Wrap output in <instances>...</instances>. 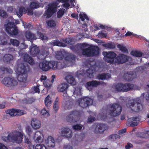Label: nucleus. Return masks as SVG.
<instances>
[{
	"label": "nucleus",
	"mask_w": 149,
	"mask_h": 149,
	"mask_svg": "<svg viewBox=\"0 0 149 149\" xmlns=\"http://www.w3.org/2000/svg\"><path fill=\"white\" fill-rule=\"evenodd\" d=\"M67 54L64 60L55 61V69H61L74 64L76 60L75 55L71 53H67Z\"/></svg>",
	"instance_id": "nucleus-1"
},
{
	"label": "nucleus",
	"mask_w": 149,
	"mask_h": 149,
	"mask_svg": "<svg viewBox=\"0 0 149 149\" xmlns=\"http://www.w3.org/2000/svg\"><path fill=\"white\" fill-rule=\"evenodd\" d=\"M7 136L2 137L3 140L6 142H15L17 143H21L23 138L24 133L22 132L15 131L13 132H8Z\"/></svg>",
	"instance_id": "nucleus-2"
},
{
	"label": "nucleus",
	"mask_w": 149,
	"mask_h": 149,
	"mask_svg": "<svg viewBox=\"0 0 149 149\" xmlns=\"http://www.w3.org/2000/svg\"><path fill=\"white\" fill-rule=\"evenodd\" d=\"M69 1V0H56L55 1L49 3L43 15L47 18H50L56 12L58 5L60 2L65 3Z\"/></svg>",
	"instance_id": "nucleus-3"
},
{
	"label": "nucleus",
	"mask_w": 149,
	"mask_h": 149,
	"mask_svg": "<svg viewBox=\"0 0 149 149\" xmlns=\"http://www.w3.org/2000/svg\"><path fill=\"white\" fill-rule=\"evenodd\" d=\"M26 66L24 63H22L18 65L17 73V79L20 82H25L27 79Z\"/></svg>",
	"instance_id": "nucleus-4"
},
{
	"label": "nucleus",
	"mask_w": 149,
	"mask_h": 149,
	"mask_svg": "<svg viewBox=\"0 0 149 149\" xmlns=\"http://www.w3.org/2000/svg\"><path fill=\"white\" fill-rule=\"evenodd\" d=\"M134 86L133 84L130 83H118L113 85V87L118 92H127L132 90Z\"/></svg>",
	"instance_id": "nucleus-5"
},
{
	"label": "nucleus",
	"mask_w": 149,
	"mask_h": 149,
	"mask_svg": "<svg viewBox=\"0 0 149 149\" xmlns=\"http://www.w3.org/2000/svg\"><path fill=\"white\" fill-rule=\"evenodd\" d=\"M100 50L98 46L91 45L87 48L84 49V55L87 57H96L99 55Z\"/></svg>",
	"instance_id": "nucleus-6"
},
{
	"label": "nucleus",
	"mask_w": 149,
	"mask_h": 149,
	"mask_svg": "<svg viewBox=\"0 0 149 149\" xmlns=\"http://www.w3.org/2000/svg\"><path fill=\"white\" fill-rule=\"evenodd\" d=\"M143 105L141 103V100L140 97L136 98L134 101L131 102L129 105V108L131 110L136 112H139L143 109Z\"/></svg>",
	"instance_id": "nucleus-7"
},
{
	"label": "nucleus",
	"mask_w": 149,
	"mask_h": 149,
	"mask_svg": "<svg viewBox=\"0 0 149 149\" xmlns=\"http://www.w3.org/2000/svg\"><path fill=\"white\" fill-rule=\"evenodd\" d=\"M5 26L6 31L10 36H17L18 34L19 30L13 22H9Z\"/></svg>",
	"instance_id": "nucleus-8"
},
{
	"label": "nucleus",
	"mask_w": 149,
	"mask_h": 149,
	"mask_svg": "<svg viewBox=\"0 0 149 149\" xmlns=\"http://www.w3.org/2000/svg\"><path fill=\"white\" fill-rule=\"evenodd\" d=\"M110 109L109 112V115L113 117L120 115L122 110L121 107L117 103L110 105Z\"/></svg>",
	"instance_id": "nucleus-9"
},
{
	"label": "nucleus",
	"mask_w": 149,
	"mask_h": 149,
	"mask_svg": "<svg viewBox=\"0 0 149 149\" xmlns=\"http://www.w3.org/2000/svg\"><path fill=\"white\" fill-rule=\"evenodd\" d=\"M82 88L80 87L79 88H74L73 95L75 97L79 98V99L77 101V102L79 105L83 108L84 106V96H81Z\"/></svg>",
	"instance_id": "nucleus-10"
},
{
	"label": "nucleus",
	"mask_w": 149,
	"mask_h": 149,
	"mask_svg": "<svg viewBox=\"0 0 149 149\" xmlns=\"http://www.w3.org/2000/svg\"><path fill=\"white\" fill-rule=\"evenodd\" d=\"M80 116V112L76 111H72L67 116L66 120L68 122H77L79 120Z\"/></svg>",
	"instance_id": "nucleus-11"
},
{
	"label": "nucleus",
	"mask_w": 149,
	"mask_h": 149,
	"mask_svg": "<svg viewBox=\"0 0 149 149\" xmlns=\"http://www.w3.org/2000/svg\"><path fill=\"white\" fill-rule=\"evenodd\" d=\"M102 54L104 56V60L107 63L115 64V60L116 54L113 52H103Z\"/></svg>",
	"instance_id": "nucleus-12"
},
{
	"label": "nucleus",
	"mask_w": 149,
	"mask_h": 149,
	"mask_svg": "<svg viewBox=\"0 0 149 149\" xmlns=\"http://www.w3.org/2000/svg\"><path fill=\"white\" fill-rule=\"evenodd\" d=\"M69 48L75 53L80 56L84 55V43H77L75 45H71Z\"/></svg>",
	"instance_id": "nucleus-13"
},
{
	"label": "nucleus",
	"mask_w": 149,
	"mask_h": 149,
	"mask_svg": "<svg viewBox=\"0 0 149 149\" xmlns=\"http://www.w3.org/2000/svg\"><path fill=\"white\" fill-rule=\"evenodd\" d=\"M63 95L64 97L63 105L65 110L70 109L72 106V103L70 100V97L68 95L67 92L65 91H63Z\"/></svg>",
	"instance_id": "nucleus-14"
},
{
	"label": "nucleus",
	"mask_w": 149,
	"mask_h": 149,
	"mask_svg": "<svg viewBox=\"0 0 149 149\" xmlns=\"http://www.w3.org/2000/svg\"><path fill=\"white\" fill-rule=\"evenodd\" d=\"M130 57L123 54H119L116 56L115 60V64H121L129 61Z\"/></svg>",
	"instance_id": "nucleus-15"
},
{
	"label": "nucleus",
	"mask_w": 149,
	"mask_h": 149,
	"mask_svg": "<svg viewBox=\"0 0 149 149\" xmlns=\"http://www.w3.org/2000/svg\"><path fill=\"white\" fill-rule=\"evenodd\" d=\"M24 111L23 110L12 108L6 110L5 112L6 114H9L10 116H15L23 115Z\"/></svg>",
	"instance_id": "nucleus-16"
},
{
	"label": "nucleus",
	"mask_w": 149,
	"mask_h": 149,
	"mask_svg": "<svg viewBox=\"0 0 149 149\" xmlns=\"http://www.w3.org/2000/svg\"><path fill=\"white\" fill-rule=\"evenodd\" d=\"M3 84L7 86H14L17 84V81L13 78L6 77L2 80Z\"/></svg>",
	"instance_id": "nucleus-17"
},
{
	"label": "nucleus",
	"mask_w": 149,
	"mask_h": 149,
	"mask_svg": "<svg viewBox=\"0 0 149 149\" xmlns=\"http://www.w3.org/2000/svg\"><path fill=\"white\" fill-rule=\"evenodd\" d=\"M61 135L63 137L70 138L72 136V131L67 127H63L61 129Z\"/></svg>",
	"instance_id": "nucleus-18"
},
{
	"label": "nucleus",
	"mask_w": 149,
	"mask_h": 149,
	"mask_svg": "<svg viewBox=\"0 0 149 149\" xmlns=\"http://www.w3.org/2000/svg\"><path fill=\"white\" fill-rule=\"evenodd\" d=\"M104 83V82L98 81L96 80H92L88 81L86 83L88 89L91 91L92 88L91 87H96L100 85H102Z\"/></svg>",
	"instance_id": "nucleus-19"
},
{
	"label": "nucleus",
	"mask_w": 149,
	"mask_h": 149,
	"mask_svg": "<svg viewBox=\"0 0 149 149\" xmlns=\"http://www.w3.org/2000/svg\"><path fill=\"white\" fill-rule=\"evenodd\" d=\"M108 128L107 126L104 124L98 123L96 126V129L97 130L98 133H103Z\"/></svg>",
	"instance_id": "nucleus-20"
},
{
	"label": "nucleus",
	"mask_w": 149,
	"mask_h": 149,
	"mask_svg": "<svg viewBox=\"0 0 149 149\" xmlns=\"http://www.w3.org/2000/svg\"><path fill=\"white\" fill-rule=\"evenodd\" d=\"M135 75L134 72H130L124 73L123 77L125 80L128 81H132L134 78Z\"/></svg>",
	"instance_id": "nucleus-21"
},
{
	"label": "nucleus",
	"mask_w": 149,
	"mask_h": 149,
	"mask_svg": "<svg viewBox=\"0 0 149 149\" xmlns=\"http://www.w3.org/2000/svg\"><path fill=\"white\" fill-rule=\"evenodd\" d=\"M25 36L27 40L31 43L33 42L34 40L37 39L35 34L29 31H26L25 32Z\"/></svg>",
	"instance_id": "nucleus-22"
},
{
	"label": "nucleus",
	"mask_w": 149,
	"mask_h": 149,
	"mask_svg": "<svg viewBox=\"0 0 149 149\" xmlns=\"http://www.w3.org/2000/svg\"><path fill=\"white\" fill-rule=\"evenodd\" d=\"M40 122L36 118H32L31 120V125L32 128L34 129H37L40 126Z\"/></svg>",
	"instance_id": "nucleus-23"
},
{
	"label": "nucleus",
	"mask_w": 149,
	"mask_h": 149,
	"mask_svg": "<svg viewBox=\"0 0 149 149\" xmlns=\"http://www.w3.org/2000/svg\"><path fill=\"white\" fill-rule=\"evenodd\" d=\"M128 121L129 123H131V126L134 127L138 125L139 121V118L138 117H133L129 118Z\"/></svg>",
	"instance_id": "nucleus-24"
},
{
	"label": "nucleus",
	"mask_w": 149,
	"mask_h": 149,
	"mask_svg": "<svg viewBox=\"0 0 149 149\" xmlns=\"http://www.w3.org/2000/svg\"><path fill=\"white\" fill-rule=\"evenodd\" d=\"M39 52L40 49L36 46H33L30 48V54L32 56L35 57L37 56Z\"/></svg>",
	"instance_id": "nucleus-25"
},
{
	"label": "nucleus",
	"mask_w": 149,
	"mask_h": 149,
	"mask_svg": "<svg viewBox=\"0 0 149 149\" xmlns=\"http://www.w3.org/2000/svg\"><path fill=\"white\" fill-rule=\"evenodd\" d=\"M111 77L110 74L108 73L99 74L97 76V78L99 80H104L108 79Z\"/></svg>",
	"instance_id": "nucleus-26"
},
{
	"label": "nucleus",
	"mask_w": 149,
	"mask_h": 149,
	"mask_svg": "<svg viewBox=\"0 0 149 149\" xmlns=\"http://www.w3.org/2000/svg\"><path fill=\"white\" fill-rule=\"evenodd\" d=\"M24 60L31 65H33L34 64V60L28 54H25L24 56Z\"/></svg>",
	"instance_id": "nucleus-27"
},
{
	"label": "nucleus",
	"mask_w": 149,
	"mask_h": 149,
	"mask_svg": "<svg viewBox=\"0 0 149 149\" xmlns=\"http://www.w3.org/2000/svg\"><path fill=\"white\" fill-rule=\"evenodd\" d=\"M49 54V52L48 50H43L41 53L38 55V57L40 60H42L45 59L46 56Z\"/></svg>",
	"instance_id": "nucleus-28"
},
{
	"label": "nucleus",
	"mask_w": 149,
	"mask_h": 149,
	"mask_svg": "<svg viewBox=\"0 0 149 149\" xmlns=\"http://www.w3.org/2000/svg\"><path fill=\"white\" fill-rule=\"evenodd\" d=\"M66 80L68 83L71 85L74 86L76 84L74 78L72 75L67 76L65 77Z\"/></svg>",
	"instance_id": "nucleus-29"
},
{
	"label": "nucleus",
	"mask_w": 149,
	"mask_h": 149,
	"mask_svg": "<svg viewBox=\"0 0 149 149\" xmlns=\"http://www.w3.org/2000/svg\"><path fill=\"white\" fill-rule=\"evenodd\" d=\"M47 61H44L40 63L39 66L40 69L43 71H48Z\"/></svg>",
	"instance_id": "nucleus-30"
},
{
	"label": "nucleus",
	"mask_w": 149,
	"mask_h": 149,
	"mask_svg": "<svg viewBox=\"0 0 149 149\" xmlns=\"http://www.w3.org/2000/svg\"><path fill=\"white\" fill-rule=\"evenodd\" d=\"M46 142L47 143L49 146L52 147H54L55 146V141L53 138L50 136H48Z\"/></svg>",
	"instance_id": "nucleus-31"
},
{
	"label": "nucleus",
	"mask_w": 149,
	"mask_h": 149,
	"mask_svg": "<svg viewBox=\"0 0 149 149\" xmlns=\"http://www.w3.org/2000/svg\"><path fill=\"white\" fill-rule=\"evenodd\" d=\"M13 55L9 54H5L3 58L4 61L7 63L13 60Z\"/></svg>",
	"instance_id": "nucleus-32"
},
{
	"label": "nucleus",
	"mask_w": 149,
	"mask_h": 149,
	"mask_svg": "<svg viewBox=\"0 0 149 149\" xmlns=\"http://www.w3.org/2000/svg\"><path fill=\"white\" fill-rule=\"evenodd\" d=\"M71 17H72L75 18V19L78 20V22L79 23H80V19L82 21H84V14H81V13L79 14V20H78L79 17L78 15L76 13H72L71 15Z\"/></svg>",
	"instance_id": "nucleus-33"
},
{
	"label": "nucleus",
	"mask_w": 149,
	"mask_h": 149,
	"mask_svg": "<svg viewBox=\"0 0 149 149\" xmlns=\"http://www.w3.org/2000/svg\"><path fill=\"white\" fill-rule=\"evenodd\" d=\"M68 88V85L65 83H62L61 84L59 85L58 86V91L61 92H63L65 91Z\"/></svg>",
	"instance_id": "nucleus-34"
},
{
	"label": "nucleus",
	"mask_w": 149,
	"mask_h": 149,
	"mask_svg": "<svg viewBox=\"0 0 149 149\" xmlns=\"http://www.w3.org/2000/svg\"><path fill=\"white\" fill-rule=\"evenodd\" d=\"M77 76L80 80L81 79V81H84V70H78L76 72Z\"/></svg>",
	"instance_id": "nucleus-35"
},
{
	"label": "nucleus",
	"mask_w": 149,
	"mask_h": 149,
	"mask_svg": "<svg viewBox=\"0 0 149 149\" xmlns=\"http://www.w3.org/2000/svg\"><path fill=\"white\" fill-rule=\"evenodd\" d=\"M54 46H57L59 47H65L67 46L66 44L61 42L58 40H54L53 42Z\"/></svg>",
	"instance_id": "nucleus-36"
},
{
	"label": "nucleus",
	"mask_w": 149,
	"mask_h": 149,
	"mask_svg": "<svg viewBox=\"0 0 149 149\" xmlns=\"http://www.w3.org/2000/svg\"><path fill=\"white\" fill-rule=\"evenodd\" d=\"M40 134V135L37 137L36 139L35 140V141L36 143H41L42 141V137L40 135L41 134V133L40 131H37L35 133V135L34 137L35 138L37 136Z\"/></svg>",
	"instance_id": "nucleus-37"
},
{
	"label": "nucleus",
	"mask_w": 149,
	"mask_h": 149,
	"mask_svg": "<svg viewBox=\"0 0 149 149\" xmlns=\"http://www.w3.org/2000/svg\"><path fill=\"white\" fill-rule=\"evenodd\" d=\"M84 106L86 105V106L91 105L93 104V100L90 98L84 96Z\"/></svg>",
	"instance_id": "nucleus-38"
},
{
	"label": "nucleus",
	"mask_w": 149,
	"mask_h": 149,
	"mask_svg": "<svg viewBox=\"0 0 149 149\" xmlns=\"http://www.w3.org/2000/svg\"><path fill=\"white\" fill-rule=\"evenodd\" d=\"M24 141L25 143L27 144L28 145L30 149H34V146L33 145H31L30 140L28 139L26 136H25Z\"/></svg>",
	"instance_id": "nucleus-39"
},
{
	"label": "nucleus",
	"mask_w": 149,
	"mask_h": 149,
	"mask_svg": "<svg viewBox=\"0 0 149 149\" xmlns=\"http://www.w3.org/2000/svg\"><path fill=\"white\" fill-rule=\"evenodd\" d=\"M51 103V101L50 100V97L49 95H48L45 98V104L46 107L49 109Z\"/></svg>",
	"instance_id": "nucleus-40"
},
{
	"label": "nucleus",
	"mask_w": 149,
	"mask_h": 149,
	"mask_svg": "<svg viewBox=\"0 0 149 149\" xmlns=\"http://www.w3.org/2000/svg\"><path fill=\"white\" fill-rule=\"evenodd\" d=\"M46 24L47 26L50 27H54L56 25L55 21L52 19L47 21H46Z\"/></svg>",
	"instance_id": "nucleus-41"
},
{
	"label": "nucleus",
	"mask_w": 149,
	"mask_h": 149,
	"mask_svg": "<svg viewBox=\"0 0 149 149\" xmlns=\"http://www.w3.org/2000/svg\"><path fill=\"white\" fill-rule=\"evenodd\" d=\"M34 100L33 98H29L24 99L22 100L23 103L26 104H31L34 102Z\"/></svg>",
	"instance_id": "nucleus-42"
},
{
	"label": "nucleus",
	"mask_w": 149,
	"mask_h": 149,
	"mask_svg": "<svg viewBox=\"0 0 149 149\" xmlns=\"http://www.w3.org/2000/svg\"><path fill=\"white\" fill-rule=\"evenodd\" d=\"M48 70L49 69H55V61H50L49 62H47Z\"/></svg>",
	"instance_id": "nucleus-43"
},
{
	"label": "nucleus",
	"mask_w": 149,
	"mask_h": 149,
	"mask_svg": "<svg viewBox=\"0 0 149 149\" xmlns=\"http://www.w3.org/2000/svg\"><path fill=\"white\" fill-rule=\"evenodd\" d=\"M131 54L132 56L136 57H140L142 56V54L139 51H132L131 52Z\"/></svg>",
	"instance_id": "nucleus-44"
},
{
	"label": "nucleus",
	"mask_w": 149,
	"mask_h": 149,
	"mask_svg": "<svg viewBox=\"0 0 149 149\" xmlns=\"http://www.w3.org/2000/svg\"><path fill=\"white\" fill-rule=\"evenodd\" d=\"M120 138V136L117 134H111L109 137V139H112V141H115L118 139H119Z\"/></svg>",
	"instance_id": "nucleus-45"
},
{
	"label": "nucleus",
	"mask_w": 149,
	"mask_h": 149,
	"mask_svg": "<svg viewBox=\"0 0 149 149\" xmlns=\"http://www.w3.org/2000/svg\"><path fill=\"white\" fill-rule=\"evenodd\" d=\"M25 10V8L23 7H20L18 10L17 11L16 13L17 15L19 17H21L23 14L24 11Z\"/></svg>",
	"instance_id": "nucleus-46"
},
{
	"label": "nucleus",
	"mask_w": 149,
	"mask_h": 149,
	"mask_svg": "<svg viewBox=\"0 0 149 149\" xmlns=\"http://www.w3.org/2000/svg\"><path fill=\"white\" fill-rule=\"evenodd\" d=\"M117 47L122 52L124 53L128 52V50L126 47L122 45L118 44L117 45Z\"/></svg>",
	"instance_id": "nucleus-47"
},
{
	"label": "nucleus",
	"mask_w": 149,
	"mask_h": 149,
	"mask_svg": "<svg viewBox=\"0 0 149 149\" xmlns=\"http://www.w3.org/2000/svg\"><path fill=\"white\" fill-rule=\"evenodd\" d=\"M94 70L91 68L88 69L87 71L88 77L91 78L94 77Z\"/></svg>",
	"instance_id": "nucleus-48"
},
{
	"label": "nucleus",
	"mask_w": 149,
	"mask_h": 149,
	"mask_svg": "<svg viewBox=\"0 0 149 149\" xmlns=\"http://www.w3.org/2000/svg\"><path fill=\"white\" fill-rule=\"evenodd\" d=\"M58 102L57 98H56L54 102L53 106V109L55 113L58 111Z\"/></svg>",
	"instance_id": "nucleus-49"
},
{
	"label": "nucleus",
	"mask_w": 149,
	"mask_h": 149,
	"mask_svg": "<svg viewBox=\"0 0 149 149\" xmlns=\"http://www.w3.org/2000/svg\"><path fill=\"white\" fill-rule=\"evenodd\" d=\"M10 43L13 46H18L19 44V42L17 40L13 39H11L10 40Z\"/></svg>",
	"instance_id": "nucleus-50"
},
{
	"label": "nucleus",
	"mask_w": 149,
	"mask_h": 149,
	"mask_svg": "<svg viewBox=\"0 0 149 149\" xmlns=\"http://www.w3.org/2000/svg\"><path fill=\"white\" fill-rule=\"evenodd\" d=\"M55 57L58 60H62L64 57V56L62 52H59L56 54Z\"/></svg>",
	"instance_id": "nucleus-51"
},
{
	"label": "nucleus",
	"mask_w": 149,
	"mask_h": 149,
	"mask_svg": "<svg viewBox=\"0 0 149 149\" xmlns=\"http://www.w3.org/2000/svg\"><path fill=\"white\" fill-rule=\"evenodd\" d=\"M65 9L62 8L61 10H59L57 14V15L58 18H60L64 15L65 13Z\"/></svg>",
	"instance_id": "nucleus-52"
},
{
	"label": "nucleus",
	"mask_w": 149,
	"mask_h": 149,
	"mask_svg": "<svg viewBox=\"0 0 149 149\" xmlns=\"http://www.w3.org/2000/svg\"><path fill=\"white\" fill-rule=\"evenodd\" d=\"M82 127V125L76 124L73 125L72 128L75 131H79L81 129Z\"/></svg>",
	"instance_id": "nucleus-53"
},
{
	"label": "nucleus",
	"mask_w": 149,
	"mask_h": 149,
	"mask_svg": "<svg viewBox=\"0 0 149 149\" xmlns=\"http://www.w3.org/2000/svg\"><path fill=\"white\" fill-rule=\"evenodd\" d=\"M8 41L6 38L2 37L0 39V45H5L7 44Z\"/></svg>",
	"instance_id": "nucleus-54"
},
{
	"label": "nucleus",
	"mask_w": 149,
	"mask_h": 149,
	"mask_svg": "<svg viewBox=\"0 0 149 149\" xmlns=\"http://www.w3.org/2000/svg\"><path fill=\"white\" fill-rule=\"evenodd\" d=\"M30 7L31 9H34L38 8L39 6L38 3L35 2H33L31 3L30 5Z\"/></svg>",
	"instance_id": "nucleus-55"
},
{
	"label": "nucleus",
	"mask_w": 149,
	"mask_h": 149,
	"mask_svg": "<svg viewBox=\"0 0 149 149\" xmlns=\"http://www.w3.org/2000/svg\"><path fill=\"white\" fill-rule=\"evenodd\" d=\"M41 113L45 117H47L49 116V113L45 109V108L41 110Z\"/></svg>",
	"instance_id": "nucleus-56"
},
{
	"label": "nucleus",
	"mask_w": 149,
	"mask_h": 149,
	"mask_svg": "<svg viewBox=\"0 0 149 149\" xmlns=\"http://www.w3.org/2000/svg\"><path fill=\"white\" fill-rule=\"evenodd\" d=\"M7 71V69L3 67H1L0 68V78H2V76L5 74V71Z\"/></svg>",
	"instance_id": "nucleus-57"
},
{
	"label": "nucleus",
	"mask_w": 149,
	"mask_h": 149,
	"mask_svg": "<svg viewBox=\"0 0 149 149\" xmlns=\"http://www.w3.org/2000/svg\"><path fill=\"white\" fill-rule=\"evenodd\" d=\"M63 41L68 44H71L72 42V39L70 38H67L63 40Z\"/></svg>",
	"instance_id": "nucleus-58"
},
{
	"label": "nucleus",
	"mask_w": 149,
	"mask_h": 149,
	"mask_svg": "<svg viewBox=\"0 0 149 149\" xmlns=\"http://www.w3.org/2000/svg\"><path fill=\"white\" fill-rule=\"evenodd\" d=\"M98 37L100 38H106L107 34L105 33H103L102 31H100L98 33Z\"/></svg>",
	"instance_id": "nucleus-59"
},
{
	"label": "nucleus",
	"mask_w": 149,
	"mask_h": 149,
	"mask_svg": "<svg viewBox=\"0 0 149 149\" xmlns=\"http://www.w3.org/2000/svg\"><path fill=\"white\" fill-rule=\"evenodd\" d=\"M26 133L29 136H30L32 134V131L31 129L29 126H27L26 128Z\"/></svg>",
	"instance_id": "nucleus-60"
},
{
	"label": "nucleus",
	"mask_w": 149,
	"mask_h": 149,
	"mask_svg": "<svg viewBox=\"0 0 149 149\" xmlns=\"http://www.w3.org/2000/svg\"><path fill=\"white\" fill-rule=\"evenodd\" d=\"M35 149H47L44 144H37L35 146Z\"/></svg>",
	"instance_id": "nucleus-61"
},
{
	"label": "nucleus",
	"mask_w": 149,
	"mask_h": 149,
	"mask_svg": "<svg viewBox=\"0 0 149 149\" xmlns=\"http://www.w3.org/2000/svg\"><path fill=\"white\" fill-rule=\"evenodd\" d=\"M0 16L3 18L7 17L8 15L6 12L3 10H0Z\"/></svg>",
	"instance_id": "nucleus-62"
},
{
	"label": "nucleus",
	"mask_w": 149,
	"mask_h": 149,
	"mask_svg": "<svg viewBox=\"0 0 149 149\" xmlns=\"http://www.w3.org/2000/svg\"><path fill=\"white\" fill-rule=\"evenodd\" d=\"M126 36H132L137 37V35L136 34L130 32L129 31H127L125 34Z\"/></svg>",
	"instance_id": "nucleus-63"
},
{
	"label": "nucleus",
	"mask_w": 149,
	"mask_h": 149,
	"mask_svg": "<svg viewBox=\"0 0 149 149\" xmlns=\"http://www.w3.org/2000/svg\"><path fill=\"white\" fill-rule=\"evenodd\" d=\"M63 6L66 9L68 10L70 7V5L68 2H65L63 4Z\"/></svg>",
	"instance_id": "nucleus-64"
}]
</instances>
